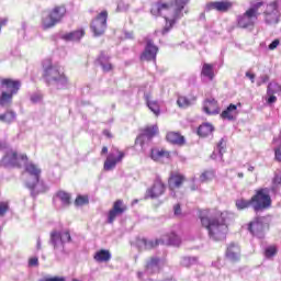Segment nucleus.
<instances>
[{
	"mask_svg": "<svg viewBox=\"0 0 281 281\" xmlns=\"http://www.w3.org/2000/svg\"><path fill=\"white\" fill-rule=\"evenodd\" d=\"M199 218L202 227L209 232L210 238L213 240H221L227 236L229 228L223 217V212L218 210H202Z\"/></svg>",
	"mask_w": 281,
	"mask_h": 281,
	"instance_id": "obj_1",
	"label": "nucleus"
},
{
	"mask_svg": "<svg viewBox=\"0 0 281 281\" xmlns=\"http://www.w3.org/2000/svg\"><path fill=\"white\" fill-rule=\"evenodd\" d=\"M43 74L42 78L46 82V85H57L61 87H67L69 85V79L65 71H61L59 65H54L52 59H45L42 63Z\"/></svg>",
	"mask_w": 281,
	"mask_h": 281,
	"instance_id": "obj_2",
	"label": "nucleus"
},
{
	"mask_svg": "<svg viewBox=\"0 0 281 281\" xmlns=\"http://www.w3.org/2000/svg\"><path fill=\"white\" fill-rule=\"evenodd\" d=\"M265 7V1L254 0L250 2V8H248L243 15H239L237 19V26L241 30H247L256 25L258 16H260V8Z\"/></svg>",
	"mask_w": 281,
	"mask_h": 281,
	"instance_id": "obj_3",
	"label": "nucleus"
},
{
	"mask_svg": "<svg viewBox=\"0 0 281 281\" xmlns=\"http://www.w3.org/2000/svg\"><path fill=\"white\" fill-rule=\"evenodd\" d=\"M21 80L19 79H12V78H2L0 79V87L3 90L0 94V106H10L12 104V100L14 99V95L21 91Z\"/></svg>",
	"mask_w": 281,
	"mask_h": 281,
	"instance_id": "obj_4",
	"label": "nucleus"
},
{
	"mask_svg": "<svg viewBox=\"0 0 281 281\" xmlns=\"http://www.w3.org/2000/svg\"><path fill=\"white\" fill-rule=\"evenodd\" d=\"M67 16V5L57 4L55 5L47 15H42L41 23L42 30L47 31L52 27H56L58 23L63 22V19Z\"/></svg>",
	"mask_w": 281,
	"mask_h": 281,
	"instance_id": "obj_5",
	"label": "nucleus"
},
{
	"mask_svg": "<svg viewBox=\"0 0 281 281\" xmlns=\"http://www.w3.org/2000/svg\"><path fill=\"white\" fill-rule=\"evenodd\" d=\"M25 172L34 179L33 182H26V187L32 191V196L47 192V186H45V182L41 181V168H38V166L29 164L25 166Z\"/></svg>",
	"mask_w": 281,
	"mask_h": 281,
	"instance_id": "obj_6",
	"label": "nucleus"
},
{
	"mask_svg": "<svg viewBox=\"0 0 281 281\" xmlns=\"http://www.w3.org/2000/svg\"><path fill=\"white\" fill-rule=\"evenodd\" d=\"M252 203V209L255 212H265L271 207V194L269 193L268 188H260L255 191V194L250 199Z\"/></svg>",
	"mask_w": 281,
	"mask_h": 281,
	"instance_id": "obj_7",
	"label": "nucleus"
},
{
	"mask_svg": "<svg viewBox=\"0 0 281 281\" xmlns=\"http://www.w3.org/2000/svg\"><path fill=\"white\" fill-rule=\"evenodd\" d=\"M247 229L255 238H265L267 232L271 229V223L265 216H257L247 224Z\"/></svg>",
	"mask_w": 281,
	"mask_h": 281,
	"instance_id": "obj_8",
	"label": "nucleus"
},
{
	"mask_svg": "<svg viewBox=\"0 0 281 281\" xmlns=\"http://www.w3.org/2000/svg\"><path fill=\"white\" fill-rule=\"evenodd\" d=\"M150 15L159 18L161 16L166 23L165 27H167L168 22L172 21V3L166 2L165 0H158L150 8Z\"/></svg>",
	"mask_w": 281,
	"mask_h": 281,
	"instance_id": "obj_9",
	"label": "nucleus"
},
{
	"mask_svg": "<svg viewBox=\"0 0 281 281\" xmlns=\"http://www.w3.org/2000/svg\"><path fill=\"white\" fill-rule=\"evenodd\" d=\"M190 3V0H173L175 8L171 12V21L167 23V26H164L161 34L166 35L172 27H175V23L179 21V19H182L183 16V10L186 9V5Z\"/></svg>",
	"mask_w": 281,
	"mask_h": 281,
	"instance_id": "obj_10",
	"label": "nucleus"
},
{
	"mask_svg": "<svg viewBox=\"0 0 281 281\" xmlns=\"http://www.w3.org/2000/svg\"><path fill=\"white\" fill-rule=\"evenodd\" d=\"M128 212V206L124 203V200L117 199L113 202L112 207L106 213V223L108 225H113L116 218L124 216Z\"/></svg>",
	"mask_w": 281,
	"mask_h": 281,
	"instance_id": "obj_11",
	"label": "nucleus"
},
{
	"mask_svg": "<svg viewBox=\"0 0 281 281\" xmlns=\"http://www.w3.org/2000/svg\"><path fill=\"white\" fill-rule=\"evenodd\" d=\"M263 21L267 25H273V23H279L280 21V2L273 0L266 5L263 11Z\"/></svg>",
	"mask_w": 281,
	"mask_h": 281,
	"instance_id": "obj_12",
	"label": "nucleus"
},
{
	"mask_svg": "<svg viewBox=\"0 0 281 281\" xmlns=\"http://www.w3.org/2000/svg\"><path fill=\"white\" fill-rule=\"evenodd\" d=\"M109 19V11H101L91 22L90 27L94 36H102L106 32V21Z\"/></svg>",
	"mask_w": 281,
	"mask_h": 281,
	"instance_id": "obj_13",
	"label": "nucleus"
},
{
	"mask_svg": "<svg viewBox=\"0 0 281 281\" xmlns=\"http://www.w3.org/2000/svg\"><path fill=\"white\" fill-rule=\"evenodd\" d=\"M166 194V182L161 176H156L151 187L146 190L145 199H159Z\"/></svg>",
	"mask_w": 281,
	"mask_h": 281,
	"instance_id": "obj_14",
	"label": "nucleus"
},
{
	"mask_svg": "<svg viewBox=\"0 0 281 281\" xmlns=\"http://www.w3.org/2000/svg\"><path fill=\"white\" fill-rule=\"evenodd\" d=\"M19 159L22 161H27V155L26 154H21L19 156V153L14 150H9L7 154L2 157L1 159V166L4 168H21V164L19 162Z\"/></svg>",
	"mask_w": 281,
	"mask_h": 281,
	"instance_id": "obj_15",
	"label": "nucleus"
},
{
	"mask_svg": "<svg viewBox=\"0 0 281 281\" xmlns=\"http://www.w3.org/2000/svg\"><path fill=\"white\" fill-rule=\"evenodd\" d=\"M186 181H188L186 175L180 171H170L167 179V188L169 192H177V190H181Z\"/></svg>",
	"mask_w": 281,
	"mask_h": 281,
	"instance_id": "obj_16",
	"label": "nucleus"
},
{
	"mask_svg": "<svg viewBox=\"0 0 281 281\" xmlns=\"http://www.w3.org/2000/svg\"><path fill=\"white\" fill-rule=\"evenodd\" d=\"M159 47H157L153 40H147L144 52L140 54L139 60L142 63H157V54Z\"/></svg>",
	"mask_w": 281,
	"mask_h": 281,
	"instance_id": "obj_17",
	"label": "nucleus"
},
{
	"mask_svg": "<svg viewBox=\"0 0 281 281\" xmlns=\"http://www.w3.org/2000/svg\"><path fill=\"white\" fill-rule=\"evenodd\" d=\"M65 243H71V233L69 231H65L60 233L58 231H53L50 233V245H53L54 249H58V247L64 246Z\"/></svg>",
	"mask_w": 281,
	"mask_h": 281,
	"instance_id": "obj_18",
	"label": "nucleus"
},
{
	"mask_svg": "<svg viewBox=\"0 0 281 281\" xmlns=\"http://www.w3.org/2000/svg\"><path fill=\"white\" fill-rule=\"evenodd\" d=\"M116 155L117 157H115V154L110 153L103 164V170H105V172H109L113 169H115V166H117V164H121L122 159H124V157H126V154L120 149H116Z\"/></svg>",
	"mask_w": 281,
	"mask_h": 281,
	"instance_id": "obj_19",
	"label": "nucleus"
},
{
	"mask_svg": "<svg viewBox=\"0 0 281 281\" xmlns=\"http://www.w3.org/2000/svg\"><path fill=\"white\" fill-rule=\"evenodd\" d=\"M157 133H159V127H157V125L147 126L143 130V133L136 137L135 144L144 146V138L147 137V139H153Z\"/></svg>",
	"mask_w": 281,
	"mask_h": 281,
	"instance_id": "obj_20",
	"label": "nucleus"
},
{
	"mask_svg": "<svg viewBox=\"0 0 281 281\" xmlns=\"http://www.w3.org/2000/svg\"><path fill=\"white\" fill-rule=\"evenodd\" d=\"M203 111L206 113V115H218V113H221L218 101H216V99L204 100Z\"/></svg>",
	"mask_w": 281,
	"mask_h": 281,
	"instance_id": "obj_21",
	"label": "nucleus"
},
{
	"mask_svg": "<svg viewBox=\"0 0 281 281\" xmlns=\"http://www.w3.org/2000/svg\"><path fill=\"white\" fill-rule=\"evenodd\" d=\"M234 3L229 1H214L206 4L207 10H216L217 12H229Z\"/></svg>",
	"mask_w": 281,
	"mask_h": 281,
	"instance_id": "obj_22",
	"label": "nucleus"
},
{
	"mask_svg": "<svg viewBox=\"0 0 281 281\" xmlns=\"http://www.w3.org/2000/svg\"><path fill=\"white\" fill-rule=\"evenodd\" d=\"M160 240L161 245H167L168 247H179L181 245V237L175 232L164 235Z\"/></svg>",
	"mask_w": 281,
	"mask_h": 281,
	"instance_id": "obj_23",
	"label": "nucleus"
},
{
	"mask_svg": "<svg viewBox=\"0 0 281 281\" xmlns=\"http://www.w3.org/2000/svg\"><path fill=\"white\" fill-rule=\"evenodd\" d=\"M85 34H87L85 29H79V30L71 31V32L63 34L61 40L66 41V42H76V43H78L85 36Z\"/></svg>",
	"mask_w": 281,
	"mask_h": 281,
	"instance_id": "obj_24",
	"label": "nucleus"
},
{
	"mask_svg": "<svg viewBox=\"0 0 281 281\" xmlns=\"http://www.w3.org/2000/svg\"><path fill=\"white\" fill-rule=\"evenodd\" d=\"M166 139L169 144H173L175 146H186V136L181 135L179 132H168Z\"/></svg>",
	"mask_w": 281,
	"mask_h": 281,
	"instance_id": "obj_25",
	"label": "nucleus"
},
{
	"mask_svg": "<svg viewBox=\"0 0 281 281\" xmlns=\"http://www.w3.org/2000/svg\"><path fill=\"white\" fill-rule=\"evenodd\" d=\"M97 61L99 63L104 74H109V71H113L114 66L113 64H111V57L106 56L104 53H101L99 55V57L97 58Z\"/></svg>",
	"mask_w": 281,
	"mask_h": 281,
	"instance_id": "obj_26",
	"label": "nucleus"
},
{
	"mask_svg": "<svg viewBox=\"0 0 281 281\" xmlns=\"http://www.w3.org/2000/svg\"><path fill=\"white\" fill-rule=\"evenodd\" d=\"M236 115H238V105L231 103L222 113V120H228V122H233L236 120Z\"/></svg>",
	"mask_w": 281,
	"mask_h": 281,
	"instance_id": "obj_27",
	"label": "nucleus"
},
{
	"mask_svg": "<svg viewBox=\"0 0 281 281\" xmlns=\"http://www.w3.org/2000/svg\"><path fill=\"white\" fill-rule=\"evenodd\" d=\"M225 256L232 262H238V260H240V247L231 244L226 249Z\"/></svg>",
	"mask_w": 281,
	"mask_h": 281,
	"instance_id": "obj_28",
	"label": "nucleus"
},
{
	"mask_svg": "<svg viewBox=\"0 0 281 281\" xmlns=\"http://www.w3.org/2000/svg\"><path fill=\"white\" fill-rule=\"evenodd\" d=\"M160 262L161 259L159 257H150L149 259H147L144 266L146 273L153 276L155 273V269H159Z\"/></svg>",
	"mask_w": 281,
	"mask_h": 281,
	"instance_id": "obj_29",
	"label": "nucleus"
},
{
	"mask_svg": "<svg viewBox=\"0 0 281 281\" xmlns=\"http://www.w3.org/2000/svg\"><path fill=\"white\" fill-rule=\"evenodd\" d=\"M150 158L154 161H159L160 159H170V151L166 149H151Z\"/></svg>",
	"mask_w": 281,
	"mask_h": 281,
	"instance_id": "obj_30",
	"label": "nucleus"
},
{
	"mask_svg": "<svg viewBox=\"0 0 281 281\" xmlns=\"http://www.w3.org/2000/svg\"><path fill=\"white\" fill-rule=\"evenodd\" d=\"M146 105L148 109L156 115L159 116V113H161V108L159 106L158 101L150 100V94L145 95Z\"/></svg>",
	"mask_w": 281,
	"mask_h": 281,
	"instance_id": "obj_31",
	"label": "nucleus"
},
{
	"mask_svg": "<svg viewBox=\"0 0 281 281\" xmlns=\"http://www.w3.org/2000/svg\"><path fill=\"white\" fill-rule=\"evenodd\" d=\"M212 133H214V125L210 123H203L198 128V135H200V137H207L212 135Z\"/></svg>",
	"mask_w": 281,
	"mask_h": 281,
	"instance_id": "obj_32",
	"label": "nucleus"
},
{
	"mask_svg": "<svg viewBox=\"0 0 281 281\" xmlns=\"http://www.w3.org/2000/svg\"><path fill=\"white\" fill-rule=\"evenodd\" d=\"M93 259L95 262H109V260H111V251L106 249L98 250L94 254Z\"/></svg>",
	"mask_w": 281,
	"mask_h": 281,
	"instance_id": "obj_33",
	"label": "nucleus"
},
{
	"mask_svg": "<svg viewBox=\"0 0 281 281\" xmlns=\"http://www.w3.org/2000/svg\"><path fill=\"white\" fill-rule=\"evenodd\" d=\"M139 243L140 245H143L144 249L150 250V249H155V247H159V245H161V239H155L153 241L146 238H140Z\"/></svg>",
	"mask_w": 281,
	"mask_h": 281,
	"instance_id": "obj_34",
	"label": "nucleus"
},
{
	"mask_svg": "<svg viewBox=\"0 0 281 281\" xmlns=\"http://www.w3.org/2000/svg\"><path fill=\"white\" fill-rule=\"evenodd\" d=\"M16 120V113L14 111L9 110L3 114H0V122H3L4 124H12Z\"/></svg>",
	"mask_w": 281,
	"mask_h": 281,
	"instance_id": "obj_35",
	"label": "nucleus"
},
{
	"mask_svg": "<svg viewBox=\"0 0 281 281\" xmlns=\"http://www.w3.org/2000/svg\"><path fill=\"white\" fill-rule=\"evenodd\" d=\"M216 178V172L214 170H205L200 175L201 183H210V181H214Z\"/></svg>",
	"mask_w": 281,
	"mask_h": 281,
	"instance_id": "obj_36",
	"label": "nucleus"
},
{
	"mask_svg": "<svg viewBox=\"0 0 281 281\" xmlns=\"http://www.w3.org/2000/svg\"><path fill=\"white\" fill-rule=\"evenodd\" d=\"M201 75L209 78V80H214V66L212 64H204Z\"/></svg>",
	"mask_w": 281,
	"mask_h": 281,
	"instance_id": "obj_37",
	"label": "nucleus"
},
{
	"mask_svg": "<svg viewBox=\"0 0 281 281\" xmlns=\"http://www.w3.org/2000/svg\"><path fill=\"white\" fill-rule=\"evenodd\" d=\"M56 196L61 201L63 205H71V194L65 191H58Z\"/></svg>",
	"mask_w": 281,
	"mask_h": 281,
	"instance_id": "obj_38",
	"label": "nucleus"
},
{
	"mask_svg": "<svg viewBox=\"0 0 281 281\" xmlns=\"http://www.w3.org/2000/svg\"><path fill=\"white\" fill-rule=\"evenodd\" d=\"M281 91V86L280 83L272 81L268 85L267 88V95H276V93H280Z\"/></svg>",
	"mask_w": 281,
	"mask_h": 281,
	"instance_id": "obj_39",
	"label": "nucleus"
},
{
	"mask_svg": "<svg viewBox=\"0 0 281 281\" xmlns=\"http://www.w3.org/2000/svg\"><path fill=\"white\" fill-rule=\"evenodd\" d=\"M177 104L180 109H188V106H192V99H188V97L184 95H179Z\"/></svg>",
	"mask_w": 281,
	"mask_h": 281,
	"instance_id": "obj_40",
	"label": "nucleus"
},
{
	"mask_svg": "<svg viewBox=\"0 0 281 281\" xmlns=\"http://www.w3.org/2000/svg\"><path fill=\"white\" fill-rule=\"evenodd\" d=\"M250 205L254 206V202H251V200L240 199L236 201V207L238 210H247Z\"/></svg>",
	"mask_w": 281,
	"mask_h": 281,
	"instance_id": "obj_41",
	"label": "nucleus"
},
{
	"mask_svg": "<svg viewBox=\"0 0 281 281\" xmlns=\"http://www.w3.org/2000/svg\"><path fill=\"white\" fill-rule=\"evenodd\" d=\"M75 205L77 207H82V205H89V196L78 195L75 200Z\"/></svg>",
	"mask_w": 281,
	"mask_h": 281,
	"instance_id": "obj_42",
	"label": "nucleus"
},
{
	"mask_svg": "<svg viewBox=\"0 0 281 281\" xmlns=\"http://www.w3.org/2000/svg\"><path fill=\"white\" fill-rule=\"evenodd\" d=\"M278 255V247L277 246H269L265 250L266 258H273V256Z\"/></svg>",
	"mask_w": 281,
	"mask_h": 281,
	"instance_id": "obj_43",
	"label": "nucleus"
},
{
	"mask_svg": "<svg viewBox=\"0 0 281 281\" xmlns=\"http://www.w3.org/2000/svg\"><path fill=\"white\" fill-rule=\"evenodd\" d=\"M8 210H10V204L8 202H0V216H5Z\"/></svg>",
	"mask_w": 281,
	"mask_h": 281,
	"instance_id": "obj_44",
	"label": "nucleus"
},
{
	"mask_svg": "<svg viewBox=\"0 0 281 281\" xmlns=\"http://www.w3.org/2000/svg\"><path fill=\"white\" fill-rule=\"evenodd\" d=\"M226 144H225V139H221L217 144V149H218V153L220 155H223V153H225V148H226Z\"/></svg>",
	"mask_w": 281,
	"mask_h": 281,
	"instance_id": "obj_45",
	"label": "nucleus"
},
{
	"mask_svg": "<svg viewBox=\"0 0 281 281\" xmlns=\"http://www.w3.org/2000/svg\"><path fill=\"white\" fill-rule=\"evenodd\" d=\"M278 45H280V40H273L269 46L268 49H270L271 52H273V49H278Z\"/></svg>",
	"mask_w": 281,
	"mask_h": 281,
	"instance_id": "obj_46",
	"label": "nucleus"
},
{
	"mask_svg": "<svg viewBox=\"0 0 281 281\" xmlns=\"http://www.w3.org/2000/svg\"><path fill=\"white\" fill-rule=\"evenodd\" d=\"M274 159L281 162V145L274 149Z\"/></svg>",
	"mask_w": 281,
	"mask_h": 281,
	"instance_id": "obj_47",
	"label": "nucleus"
},
{
	"mask_svg": "<svg viewBox=\"0 0 281 281\" xmlns=\"http://www.w3.org/2000/svg\"><path fill=\"white\" fill-rule=\"evenodd\" d=\"M38 281H66L64 277H50V278H44Z\"/></svg>",
	"mask_w": 281,
	"mask_h": 281,
	"instance_id": "obj_48",
	"label": "nucleus"
},
{
	"mask_svg": "<svg viewBox=\"0 0 281 281\" xmlns=\"http://www.w3.org/2000/svg\"><path fill=\"white\" fill-rule=\"evenodd\" d=\"M29 267H38V257H32L29 259Z\"/></svg>",
	"mask_w": 281,
	"mask_h": 281,
	"instance_id": "obj_49",
	"label": "nucleus"
},
{
	"mask_svg": "<svg viewBox=\"0 0 281 281\" xmlns=\"http://www.w3.org/2000/svg\"><path fill=\"white\" fill-rule=\"evenodd\" d=\"M190 190L191 192H196V190H199V187L196 186V178L191 179Z\"/></svg>",
	"mask_w": 281,
	"mask_h": 281,
	"instance_id": "obj_50",
	"label": "nucleus"
},
{
	"mask_svg": "<svg viewBox=\"0 0 281 281\" xmlns=\"http://www.w3.org/2000/svg\"><path fill=\"white\" fill-rule=\"evenodd\" d=\"M269 98L267 99V104H274V102H278V98L276 94H268Z\"/></svg>",
	"mask_w": 281,
	"mask_h": 281,
	"instance_id": "obj_51",
	"label": "nucleus"
},
{
	"mask_svg": "<svg viewBox=\"0 0 281 281\" xmlns=\"http://www.w3.org/2000/svg\"><path fill=\"white\" fill-rule=\"evenodd\" d=\"M173 214L175 216H181V204H176L173 206Z\"/></svg>",
	"mask_w": 281,
	"mask_h": 281,
	"instance_id": "obj_52",
	"label": "nucleus"
},
{
	"mask_svg": "<svg viewBox=\"0 0 281 281\" xmlns=\"http://www.w3.org/2000/svg\"><path fill=\"white\" fill-rule=\"evenodd\" d=\"M246 78H249V80L254 83L256 82V75L250 72V71H247L246 72Z\"/></svg>",
	"mask_w": 281,
	"mask_h": 281,
	"instance_id": "obj_53",
	"label": "nucleus"
},
{
	"mask_svg": "<svg viewBox=\"0 0 281 281\" xmlns=\"http://www.w3.org/2000/svg\"><path fill=\"white\" fill-rule=\"evenodd\" d=\"M41 100H43V97L35 94L33 97H31V101L36 104V102H41Z\"/></svg>",
	"mask_w": 281,
	"mask_h": 281,
	"instance_id": "obj_54",
	"label": "nucleus"
},
{
	"mask_svg": "<svg viewBox=\"0 0 281 281\" xmlns=\"http://www.w3.org/2000/svg\"><path fill=\"white\" fill-rule=\"evenodd\" d=\"M273 183H274V186H280L281 184V176H276L273 178Z\"/></svg>",
	"mask_w": 281,
	"mask_h": 281,
	"instance_id": "obj_55",
	"label": "nucleus"
},
{
	"mask_svg": "<svg viewBox=\"0 0 281 281\" xmlns=\"http://www.w3.org/2000/svg\"><path fill=\"white\" fill-rule=\"evenodd\" d=\"M7 25H8V19L0 20V31H1V27H5Z\"/></svg>",
	"mask_w": 281,
	"mask_h": 281,
	"instance_id": "obj_56",
	"label": "nucleus"
},
{
	"mask_svg": "<svg viewBox=\"0 0 281 281\" xmlns=\"http://www.w3.org/2000/svg\"><path fill=\"white\" fill-rule=\"evenodd\" d=\"M103 135H105V137H109V139H111V137H113V134H111V131H109V130H103Z\"/></svg>",
	"mask_w": 281,
	"mask_h": 281,
	"instance_id": "obj_57",
	"label": "nucleus"
},
{
	"mask_svg": "<svg viewBox=\"0 0 281 281\" xmlns=\"http://www.w3.org/2000/svg\"><path fill=\"white\" fill-rule=\"evenodd\" d=\"M261 82H269V75H265L261 77Z\"/></svg>",
	"mask_w": 281,
	"mask_h": 281,
	"instance_id": "obj_58",
	"label": "nucleus"
},
{
	"mask_svg": "<svg viewBox=\"0 0 281 281\" xmlns=\"http://www.w3.org/2000/svg\"><path fill=\"white\" fill-rule=\"evenodd\" d=\"M106 153H109V147L103 146L101 149V155H106Z\"/></svg>",
	"mask_w": 281,
	"mask_h": 281,
	"instance_id": "obj_59",
	"label": "nucleus"
},
{
	"mask_svg": "<svg viewBox=\"0 0 281 281\" xmlns=\"http://www.w3.org/2000/svg\"><path fill=\"white\" fill-rule=\"evenodd\" d=\"M254 170H256V167H255V166H249V167H248V172H254Z\"/></svg>",
	"mask_w": 281,
	"mask_h": 281,
	"instance_id": "obj_60",
	"label": "nucleus"
},
{
	"mask_svg": "<svg viewBox=\"0 0 281 281\" xmlns=\"http://www.w3.org/2000/svg\"><path fill=\"white\" fill-rule=\"evenodd\" d=\"M237 177H238L239 179H243V177H245V173L238 172V173H237Z\"/></svg>",
	"mask_w": 281,
	"mask_h": 281,
	"instance_id": "obj_61",
	"label": "nucleus"
},
{
	"mask_svg": "<svg viewBox=\"0 0 281 281\" xmlns=\"http://www.w3.org/2000/svg\"><path fill=\"white\" fill-rule=\"evenodd\" d=\"M37 249H41V240H37Z\"/></svg>",
	"mask_w": 281,
	"mask_h": 281,
	"instance_id": "obj_62",
	"label": "nucleus"
},
{
	"mask_svg": "<svg viewBox=\"0 0 281 281\" xmlns=\"http://www.w3.org/2000/svg\"><path fill=\"white\" fill-rule=\"evenodd\" d=\"M194 100H196V98H193L192 101L194 102Z\"/></svg>",
	"mask_w": 281,
	"mask_h": 281,
	"instance_id": "obj_63",
	"label": "nucleus"
}]
</instances>
